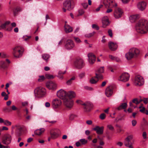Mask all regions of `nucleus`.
Listing matches in <instances>:
<instances>
[{
	"mask_svg": "<svg viewBox=\"0 0 148 148\" xmlns=\"http://www.w3.org/2000/svg\"><path fill=\"white\" fill-rule=\"evenodd\" d=\"M64 105L68 108H71L73 107V103L72 99L66 98L63 100Z\"/></svg>",
	"mask_w": 148,
	"mask_h": 148,
	"instance_id": "obj_12",
	"label": "nucleus"
},
{
	"mask_svg": "<svg viewBox=\"0 0 148 148\" xmlns=\"http://www.w3.org/2000/svg\"><path fill=\"white\" fill-rule=\"evenodd\" d=\"M132 136H129L125 138L124 141V144L126 146L130 148L132 147V146L130 144V143H131L130 140L132 139Z\"/></svg>",
	"mask_w": 148,
	"mask_h": 148,
	"instance_id": "obj_20",
	"label": "nucleus"
},
{
	"mask_svg": "<svg viewBox=\"0 0 148 148\" xmlns=\"http://www.w3.org/2000/svg\"><path fill=\"white\" fill-rule=\"evenodd\" d=\"M20 8L18 7L16 8L13 10V13L14 16L16 15V12L20 10Z\"/></svg>",
	"mask_w": 148,
	"mask_h": 148,
	"instance_id": "obj_51",
	"label": "nucleus"
},
{
	"mask_svg": "<svg viewBox=\"0 0 148 148\" xmlns=\"http://www.w3.org/2000/svg\"><path fill=\"white\" fill-rule=\"evenodd\" d=\"M139 18V15L136 14L131 16L129 17V19L131 22L134 23Z\"/></svg>",
	"mask_w": 148,
	"mask_h": 148,
	"instance_id": "obj_27",
	"label": "nucleus"
},
{
	"mask_svg": "<svg viewBox=\"0 0 148 148\" xmlns=\"http://www.w3.org/2000/svg\"><path fill=\"white\" fill-rule=\"evenodd\" d=\"M123 14L122 10L119 8H116L114 12V16L116 18H118L121 17Z\"/></svg>",
	"mask_w": 148,
	"mask_h": 148,
	"instance_id": "obj_15",
	"label": "nucleus"
},
{
	"mask_svg": "<svg viewBox=\"0 0 148 148\" xmlns=\"http://www.w3.org/2000/svg\"><path fill=\"white\" fill-rule=\"evenodd\" d=\"M106 117V114L104 113H102L99 116V118L101 120H104Z\"/></svg>",
	"mask_w": 148,
	"mask_h": 148,
	"instance_id": "obj_46",
	"label": "nucleus"
},
{
	"mask_svg": "<svg viewBox=\"0 0 148 148\" xmlns=\"http://www.w3.org/2000/svg\"><path fill=\"white\" fill-rule=\"evenodd\" d=\"M61 104L62 101L59 99H55L52 101V105L53 108H58Z\"/></svg>",
	"mask_w": 148,
	"mask_h": 148,
	"instance_id": "obj_11",
	"label": "nucleus"
},
{
	"mask_svg": "<svg viewBox=\"0 0 148 148\" xmlns=\"http://www.w3.org/2000/svg\"><path fill=\"white\" fill-rule=\"evenodd\" d=\"M112 93V89L111 87L109 86L106 88L105 93L107 97H110L111 96Z\"/></svg>",
	"mask_w": 148,
	"mask_h": 148,
	"instance_id": "obj_25",
	"label": "nucleus"
},
{
	"mask_svg": "<svg viewBox=\"0 0 148 148\" xmlns=\"http://www.w3.org/2000/svg\"><path fill=\"white\" fill-rule=\"evenodd\" d=\"M96 77L97 78V79L98 80V79H103V76L101 74H99L97 73H96Z\"/></svg>",
	"mask_w": 148,
	"mask_h": 148,
	"instance_id": "obj_43",
	"label": "nucleus"
},
{
	"mask_svg": "<svg viewBox=\"0 0 148 148\" xmlns=\"http://www.w3.org/2000/svg\"><path fill=\"white\" fill-rule=\"evenodd\" d=\"M24 50L22 47L20 46H16L13 49L12 52L13 55L16 58H19L22 56Z\"/></svg>",
	"mask_w": 148,
	"mask_h": 148,
	"instance_id": "obj_3",
	"label": "nucleus"
},
{
	"mask_svg": "<svg viewBox=\"0 0 148 148\" xmlns=\"http://www.w3.org/2000/svg\"><path fill=\"white\" fill-rule=\"evenodd\" d=\"M103 6V5H100L98 8L96 9V11L97 12L99 11L100 10V8H102Z\"/></svg>",
	"mask_w": 148,
	"mask_h": 148,
	"instance_id": "obj_62",
	"label": "nucleus"
},
{
	"mask_svg": "<svg viewBox=\"0 0 148 148\" xmlns=\"http://www.w3.org/2000/svg\"><path fill=\"white\" fill-rule=\"evenodd\" d=\"M132 126H134L136 125L137 122L136 120H134L132 121Z\"/></svg>",
	"mask_w": 148,
	"mask_h": 148,
	"instance_id": "obj_57",
	"label": "nucleus"
},
{
	"mask_svg": "<svg viewBox=\"0 0 148 148\" xmlns=\"http://www.w3.org/2000/svg\"><path fill=\"white\" fill-rule=\"evenodd\" d=\"M12 109V111L13 110H17V108L14 105L12 106L11 108Z\"/></svg>",
	"mask_w": 148,
	"mask_h": 148,
	"instance_id": "obj_64",
	"label": "nucleus"
},
{
	"mask_svg": "<svg viewBox=\"0 0 148 148\" xmlns=\"http://www.w3.org/2000/svg\"><path fill=\"white\" fill-rule=\"evenodd\" d=\"M12 128L15 129V135L16 137H19L22 135V128L19 125L12 126Z\"/></svg>",
	"mask_w": 148,
	"mask_h": 148,
	"instance_id": "obj_8",
	"label": "nucleus"
},
{
	"mask_svg": "<svg viewBox=\"0 0 148 148\" xmlns=\"http://www.w3.org/2000/svg\"><path fill=\"white\" fill-rule=\"evenodd\" d=\"M83 5V7L85 8H87L88 5L87 3H83L82 4Z\"/></svg>",
	"mask_w": 148,
	"mask_h": 148,
	"instance_id": "obj_59",
	"label": "nucleus"
},
{
	"mask_svg": "<svg viewBox=\"0 0 148 148\" xmlns=\"http://www.w3.org/2000/svg\"><path fill=\"white\" fill-rule=\"evenodd\" d=\"M129 50L135 57L138 56L140 53L139 50L136 48H132Z\"/></svg>",
	"mask_w": 148,
	"mask_h": 148,
	"instance_id": "obj_22",
	"label": "nucleus"
},
{
	"mask_svg": "<svg viewBox=\"0 0 148 148\" xmlns=\"http://www.w3.org/2000/svg\"><path fill=\"white\" fill-rule=\"evenodd\" d=\"M72 0H66L63 3V7L62 10L64 12H65L66 9L70 10L73 8V6L71 4Z\"/></svg>",
	"mask_w": 148,
	"mask_h": 148,
	"instance_id": "obj_5",
	"label": "nucleus"
},
{
	"mask_svg": "<svg viewBox=\"0 0 148 148\" xmlns=\"http://www.w3.org/2000/svg\"><path fill=\"white\" fill-rule=\"evenodd\" d=\"M79 141L81 143L82 145H85L88 142V140L85 139H81Z\"/></svg>",
	"mask_w": 148,
	"mask_h": 148,
	"instance_id": "obj_39",
	"label": "nucleus"
},
{
	"mask_svg": "<svg viewBox=\"0 0 148 148\" xmlns=\"http://www.w3.org/2000/svg\"><path fill=\"white\" fill-rule=\"evenodd\" d=\"M4 124L6 126H10L12 124V123L8 120H5Z\"/></svg>",
	"mask_w": 148,
	"mask_h": 148,
	"instance_id": "obj_41",
	"label": "nucleus"
},
{
	"mask_svg": "<svg viewBox=\"0 0 148 148\" xmlns=\"http://www.w3.org/2000/svg\"><path fill=\"white\" fill-rule=\"evenodd\" d=\"M103 3L106 8H111L117 6L114 0H103Z\"/></svg>",
	"mask_w": 148,
	"mask_h": 148,
	"instance_id": "obj_6",
	"label": "nucleus"
},
{
	"mask_svg": "<svg viewBox=\"0 0 148 148\" xmlns=\"http://www.w3.org/2000/svg\"><path fill=\"white\" fill-rule=\"evenodd\" d=\"M103 27L105 28L110 24V22L108 17L107 16H104L102 18Z\"/></svg>",
	"mask_w": 148,
	"mask_h": 148,
	"instance_id": "obj_18",
	"label": "nucleus"
},
{
	"mask_svg": "<svg viewBox=\"0 0 148 148\" xmlns=\"http://www.w3.org/2000/svg\"><path fill=\"white\" fill-rule=\"evenodd\" d=\"M86 123L88 125H91L92 123V122L91 120H88L86 121Z\"/></svg>",
	"mask_w": 148,
	"mask_h": 148,
	"instance_id": "obj_56",
	"label": "nucleus"
},
{
	"mask_svg": "<svg viewBox=\"0 0 148 148\" xmlns=\"http://www.w3.org/2000/svg\"><path fill=\"white\" fill-rule=\"evenodd\" d=\"M130 75L127 73H123L119 78V80L123 82H125L127 81L129 79Z\"/></svg>",
	"mask_w": 148,
	"mask_h": 148,
	"instance_id": "obj_13",
	"label": "nucleus"
},
{
	"mask_svg": "<svg viewBox=\"0 0 148 148\" xmlns=\"http://www.w3.org/2000/svg\"><path fill=\"white\" fill-rule=\"evenodd\" d=\"M88 61L90 64H93L95 62L96 60L95 56L92 53L88 54Z\"/></svg>",
	"mask_w": 148,
	"mask_h": 148,
	"instance_id": "obj_19",
	"label": "nucleus"
},
{
	"mask_svg": "<svg viewBox=\"0 0 148 148\" xmlns=\"http://www.w3.org/2000/svg\"><path fill=\"white\" fill-rule=\"evenodd\" d=\"M8 64L5 62L3 61H1L0 63V67L3 69H5L8 66Z\"/></svg>",
	"mask_w": 148,
	"mask_h": 148,
	"instance_id": "obj_34",
	"label": "nucleus"
},
{
	"mask_svg": "<svg viewBox=\"0 0 148 148\" xmlns=\"http://www.w3.org/2000/svg\"><path fill=\"white\" fill-rule=\"evenodd\" d=\"M104 67L103 66L100 67V68H99L97 72L98 73H103L104 72Z\"/></svg>",
	"mask_w": 148,
	"mask_h": 148,
	"instance_id": "obj_45",
	"label": "nucleus"
},
{
	"mask_svg": "<svg viewBox=\"0 0 148 148\" xmlns=\"http://www.w3.org/2000/svg\"><path fill=\"white\" fill-rule=\"evenodd\" d=\"M75 46L74 42L71 39H68L66 42L65 45V48L69 50L73 49Z\"/></svg>",
	"mask_w": 148,
	"mask_h": 148,
	"instance_id": "obj_10",
	"label": "nucleus"
},
{
	"mask_svg": "<svg viewBox=\"0 0 148 148\" xmlns=\"http://www.w3.org/2000/svg\"><path fill=\"white\" fill-rule=\"evenodd\" d=\"M10 23L9 21H6L5 23L2 24L0 26V30L3 29L5 28Z\"/></svg>",
	"mask_w": 148,
	"mask_h": 148,
	"instance_id": "obj_33",
	"label": "nucleus"
},
{
	"mask_svg": "<svg viewBox=\"0 0 148 148\" xmlns=\"http://www.w3.org/2000/svg\"><path fill=\"white\" fill-rule=\"evenodd\" d=\"M85 76V73H80L79 75V77L81 79L82 78L84 77Z\"/></svg>",
	"mask_w": 148,
	"mask_h": 148,
	"instance_id": "obj_58",
	"label": "nucleus"
},
{
	"mask_svg": "<svg viewBox=\"0 0 148 148\" xmlns=\"http://www.w3.org/2000/svg\"><path fill=\"white\" fill-rule=\"evenodd\" d=\"M108 33L109 35L111 37H112V30L111 29H109L108 31Z\"/></svg>",
	"mask_w": 148,
	"mask_h": 148,
	"instance_id": "obj_54",
	"label": "nucleus"
},
{
	"mask_svg": "<svg viewBox=\"0 0 148 148\" xmlns=\"http://www.w3.org/2000/svg\"><path fill=\"white\" fill-rule=\"evenodd\" d=\"M74 38L75 40V42L77 43H79L81 42L80 40L77 37H74Z\"/></svg>",
	"mask_w": 148,
	"mask_h": 148,
	"instance_id": "obj_49",
	"label": "nucleus"
},
{
	"mask_svg": "<svg viewBox=\"0 0 148 148\" xmlns=\"http://www.w3.org/2000/svg\"><path fill=\"white\" fill-rule=\"evenodd\" d=\"M146 6V3L144 1L140 2L137 5V7L138 9L142 11L145 9Z\"/></svg>",
	"mask_w": 148,
	"mask_h": 148,
	"instance_id": "obj_24",
	"label": "nucleus"
},
{
	"mask_svg": "<svg viewBox=\"0 0 148 148\" xmlns=\"http://www.w3.org/2000/svg\"><path fill=\"white\" fill-rule=\"evenodd\" d=\"M90 82L92 84H95L98 81L97 78L96 77H92L90 80Z\"/></svg>",
	"mask_w": 148,
	"mask_h": 148,
	"instance_id": "obj_37",
	"label": "nucleus"
},
{
	"mask_svg": "<svg viewBox=\"0 0 148 148\" xmlns=\"http://www.w3.org/2000/svg\"><path fill=\"white\" fill-rule=\"evenodd\" d=\"M67 93L64 90L61 89L58 91L57 95L58 97L61 99L64 100L66 98Z\"/></svg>",
	"mask_w": 148,
	"mask_h": 148,
	"instance_id": "obj_14",
	"label": "nucleus"
},
{
	"mask_svg": "<svg viewBox=\"0 0 148 148\" xmlns=\"http://www.w3.org/2000/svg\"><path fill=\"white\" fill-rule=\"evenodd\" d=\"M45 79V77L44 76H39V78L38 79V81L39 82H42Z\"/></svg>",
	"mask_w": 148,
	"mask_h": 148,
	"instance_id": "obj_47",
	"label": "nucleus"
},
{
	"mask_svg": "<svg viewBox=\"0 0 148 148\" xmlns=\"http://www.w3.org/2000/svg\"><path fill=\"white\" fill-rule=\"evenodd\" d=\"M75 67L78 69H81L83 68L85 65L84 60L81 58L76 59L74 62Z\"/></svg>",
	"mask_w": 148,
	"mask_h": 148,
	"instance_id": "obj_4",
	"label": "nucleus"
},
{
	"mask_svg": "<svg viewBox=\"0 0 148 148\" xmlns=\"http://www.w3.org/2000/svg\"><path fill=\"white\" fill-rule=\"evenodd\" d=\"M125 56L127 59L128 60H130L135 57L130 50L127 53H126Z\"/></svg>",
	"mask_w": 148,
	"mask_h": 148,
	"instance_id": "obj_29",
	"label": "nucleus"
},
{
	"mask_svg": "<svg viewBox=\"0 0 148 148\" xmlns=\"http://www.w3.org/2000/svg\"><path fill=\"white\" fill-rule=\"evenodd\" d=\"M92 27L93 28H95L97 30H98L99 29V27L96 24H94L92 25Z\"/></svg>",
	"mask_w": 148,
	"mask_h": 148,
	"instance_id": "obj_53",
	"label": "nucleus"
},
{
	"mask_svg": "<svg viewBox=\"0 0 148 148\" xmlns=\"http://www.w3.org/2000/svg\"><path fill=\"white\" fill-rule=\"evenodd\" d=\"M64 30L66 33H68L71 32L73 30L72 28L67 24H65L64 25Z\"/></svg>",
	"mask_w": 148,
	"mask_h": 148,
	"instance_id": "obj_28",
	"label": "nucleus"
},
{
	"mask_svg": "<svg viewBox=\"0 0 148 148\" xmlns=\"http://www.w3.org/2000/svg\"><path fill=\"white\" fill-rule=\"evenodd\" d=\"M46 86L49 89L53 90L56 89V84L54 82L49 81L46 83Z\"/></svg>",
	"mask_w": 148,
	"mask_h": 148,
	"instance_id": "obj_16",
	"label": "nucleus"
},
{
	"mask_svg": "<svg viewBox=\"0 0 148 148\" xmlns=\"http://www.w3.org/2000/svg\"><path fill=\"white\" fill-rule=\"evenodd\" d=\"M132 102L135 104L136 105H138L139 104V102H138V99L137 98H135L133 99L132 100Z\"/></svg>",
	"mask_w": 148,
	"mask_h": 148,
	"instance_id": "obj_44",
	"label": "nucleus"
},
{
	"mask_svg": "<svg viewBox=\"0 0 148 148\" xmlns=\"http://www.w3.org/2000/svg\"><path fill=\"white\" fill-rule=\"evenodd\" d=\"M104 127L101 126L99 127V126H96L93 128V130L96 131L97 134H102L103 133Z\"/></svg>",
	"mask_w": 148,
	"mask_h": 148,
	"instance_id": "obj_21",
	"label": "nucleus"
},
{
	"mask_svg": "<svg viewBox=\"0 0 148 148\" xmlns=\"http://www.w3.org/2000/svg\"><path fill=\"white\" fill-rule=\"evenodd\" d=\"M95 33V32H93L92 33H90L88 34H86V36L87 37L90 38Z\"/></svg>",
	"mask_w": 148,
	"mask_h": 148,
	"instance_id": "obj_50",
	"label": "nucleus"
},
{
	"mask_svg": "<svg viewBox=\"0 0 148 148\" xmlns=\"http://www.w3.org/2000/svg\"><path fill=\"white\" fill-rule=\"evenodd\" d=\"M75 79V77H73L66 82V84L67 85H70L72 83V81Z\"/></svg>",
	"mask_w": 148,
	"mask_h": 148,
	"instance_id": "obj_40",
	"label": "nucleus"
},
{
	"mask_svg": "<svg viewBox=\"0 0 148 148\" xmlns=\"http://www.w3.org/2000/svg\"><path fill=\"white\" fill-rule=\"evenodd\" d=\"M46 77L48 79H51L54 78V77L53 75H46Z\"/></svg>",
	"mask_w": 148,
	"mask_h": 148,
	"instance_id": "obj_55",
	"label": "nucleus"
},
{
	"mask_svg": "<svg viewBox=\"0 0 148 148\" xmlns=\"http://www.w3.org/2000/svg\"><path fill=\"white\" fill-rule=\"evenodd\" d=\"M143 136L144 139H145L147 137V134L146 132H144L143 133Z\"/></svg>",
	"mask_w": 148,
	"mask_h": 148,
	"instance_id": "obj_61",
	"label": "nucleus"
},
{
	"mask_svg": "<svg viewBox=\"0 0 148 148\" xmlns=\"http://www.w3.org/2000/svg\"><path fill=\"white\" fill-rule=\"evenodd\" d=\"M78 116L77 115L73 114H71L69 115V119L71 121H73Z\"/></svg>",
	"mask_w": 148,
	"mask_h": 148,
	"instance_id": "obj_36",
	"label": "nucleus"
},
{
	"mask_svg": "<svg viewBox=\"0 0 148 148\" xmlns=\"http://www.w3.org/2000/svg\"><path fill=\"white\" fill-rule=\"evenodd\" d=\"M45 129L42 128H40V129H38L35 130L34 133L35 134L38 135H41L45 131Z\"/></svg>",
	"mask_w": 148,
	"mask_h": 148,
	"instance_id": "obj_31",
	"label": "nucleus"
},
{
	"mask_svg": "<svg viewBox=\"0 0 148 148\" xmlns=\"http://www.w3.org/2000/svg\"><path fill=\"white\" fill-rule=\"evenodd\" d=\"M66 71L62 72L61 71H60L58 72L57 77L60 79H62L64 77L63 75L66 73Z\"/></svg>",
	"mask_w": 148,
	"mask_h": 148,
	"instance_id": "obj_32",
	"label": "nucleus"
},
{
	"mask_svg": "<svg viewBox=\"0 0 148 148\" xmlns=\"http://www.w3.org/2000/svg\"><path fill=\"white\" fill-rule=\"evenodd\" d=\"M51 138L53 139L56 138L58 136V134L55 132L52 133L51 132H50Z\"/></svg>",
	"mask_w": 148,
	"mask_h": 148,
	"instance_id": "obj_38",
	"label": "nucleus"
},
{
	"mask_svg": "<svg viewBox=\"0 0 148 148\" xmlns=\"http://www.w3.org/2000/svg\"><path fill=\"white\" fill-rule=\"evenodd\" d=\"M11 136L8 134H6L4 135L2 138V143L3 144L8 145L11 143Z\"/></svg>",
	"mask_w": 148,
	"mask_h": 148,
	"instance_id": "obj_9",
	"label": "nucleus"
},
{
	"mask_svg": "<svg viewBox=\"0 0 148 148\" xmlns=\"http://www.w3.org/2000/svg\"><path fill=\"white\" fill-rule=\"evenodd\" d=\"M136 29L141 34L147 33L148 31V21L145 19L140 20L136 25Z\"/></svg>",
	"mask_w": 148,
	"mask_h": 148,
	"instance_id": "obj_1",
	"label": "nucleus"
},
{
	"mask_svg": "<svg viewBox=\"0 0 148 148\" xmlns=\"http://www.w3.org/2000/svg\"><path fill=\"white\" fill-rule=\"evenodd\" d=\"M127 103H121L120 105L117 108L118 110H120L122 109H125L127 107Z\"/></svg>",
	"mask_w": 148,
	"mask_h": 148,
	"instance_id": "obj_30",
	"label": "nucleus"
},
{
	"mask_svg": "<svg viewBox=\"0 0 148 148\" xmlns=\"http://www.w3.org/2000/svg\"><path fill=\"white\" fill-rule=\"evenodd\" d=\"M42 58L47 63L48 60L50 58L49 55L47 54H43L42 55Z\"/></svg>",
	"mask_w": 148,
	"mask_h": 148,
	"instance_id": "obj_35",
	"label": "nucleus"
},
{
	"mask_svg": "<svg viewBox=\"0 0 148 148\" xmlns=\"http://www.w3.org/2000/svg\"><path fill=\"white\" fill-rule=\"evenodd\" d=\"M85 111H89L92 108L93 105L89 102H86L82 104Z\"/></svg>",
	"mask_w": 148,
	"mask_h": 148,
	"instance_id": "obj_17",
	"label": "nucleus"
},
{
	"mask_svg": "<svg viewBox=\"0 0 148 148\" xmlns=\"http://www.w3.org/2000/svg\"><path fill=\"white\" fill-rule=\"evenodd\" d=\"M34 96L36 97L40 98L44 97L46 95V89L42 87L36 88L34 90Z\"/></svg>",
	"mask_w": 148,
	"mask_h": 148,
	"instance_id": "obj_2",
	"label": "nucleus"
},
{
	"mask_svg": "<svg viewBox=\"0 0 148 148\" xmlns=\"http://www.w3.org/2000/svg\"><path fill=\"white\" fill-rule=\"evenodd\" d=\"M3 110L6 112H12L11 108L9 107H5L3 109Z\"/></svg>",
	"mask_w": 148,
	"mask_h": 148,
	"instance_id": "obj_42",
	"label": "nucleus"
},
{
	"mask_svg": "<svg viewBox=\"0 0 148 148\" xmlns=\"http://www.w3.org/2000/svg\"><path fill=\"white\" fill-rule=\"evenodd\" d=\"M143 101L144 103L147 104L148 102V98H143Z\"/></svg>",
	"mask_w": 148,
	"mask_h": 148,
	"instance_id": "obj_60",
	"label": "nucleus"
},
{
	"mask_svg": "<svg viewBox=\"0 0 148 148\" xmlns=\"http://www.w3.org/2000/svg\"><path fill=\"white\" fill-rule=\"evenodd\" d=\"M108 47L109 49L112 51H114L117 48V45L115 43L112 42H109L108 43Z\"/></svg>",
	"mask_w": 148,
	"mask_h": 148,
	"instance_id": "obj_23",
	"label": "nucleus"
},
{
	"mask_svg": "<svg viewBox=\"0 0 148 148\" xmlns=\"http://www.w3.org/2000/svg\"><path fill=\"white\" fill-rule=\"evenodd\" d=\"M1 57L2 58H6L7 57V55L6 54L3 53L1 54Z\"/></svg>",
	"mask_w": 148,
	"mask_h": 148,
	"instance_id": "obj_63",
	"label": "nucleus"
},
{
	"mask_svg": "<svg viewBox=\"0 0 148 148\" xmlns=\"http://www.w3.org/2000/svg\"><path fill=\"white\" fill-rule=\"evenodd\" d=\"M107 127L110 130L112 131L114 130V128L111 125H107Z\"/></svg>",
	"mask_w": 148,
	"mask_h": 148,
	"instance_id": "obj_52",
	"label": "nucleus"
},
{
	"mask_svg": "<svg viewBox=\"0 0 148 148\" xmlns=\"http://www.w3.org/2000/svg\"><path fill=\"white\" fill-rule=\"evenodd\" d=\"M84 13V10L83 9H80L78 10L79 15H77V16L79 15H82Z\"/></svg>",
	"mask_w": 148,
	"mask_h": 148,
	"instance_id": "obj_48",
	"label": "nucleus"
},
{
	"mask_svg": "<svg viewBox=\"0 0 148 148\" xmlns=\"http://www.w3.org/2000/svg\"><path fill=\"white\" fill-rule=\"evenodd\" d=\"M144 83V80L143 77L139 75L135 76L134 84L136 86H140L143 85Z\"/></svg>",
	"mask_w": 148,
	"mask_h": 148,
	"instance_id": "obj_7",
	"label": "nucleus"
},
{
	"mask_svg": "<svg viewBox=\"0 0 148 148\" xmlns=\"http://www.w3.org/2000/svg\"><path fill=\"white\" fill-rule=\"evenodd\" d=\"M76 96V94L73 91H69L67 93L66 98L68 99H71L75 97Z\"/></svg>",
	"mask_w": 148,
	"mask_h": 148,
	"instance_id": "obj_26",
	"label": "nucleus"
}]
</instances>
